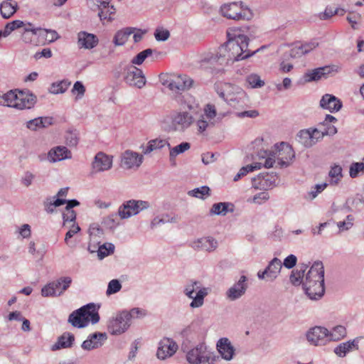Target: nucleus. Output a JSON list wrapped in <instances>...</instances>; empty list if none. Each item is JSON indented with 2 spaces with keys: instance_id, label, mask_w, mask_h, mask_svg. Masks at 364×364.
<instances>
[{
  "instance_id": "nucleus-1",
  "label": "nucleus",
  "mask_w": 364,
  "mask_h": 364,
  "mask_svg": "<svg viewBox=\"0 0 364 364\" xmlns=\"http://www.w3.org/2000/svg\"><path fill=\"white\" fill-rule=\"evenodd\" d=\"M303 288L306 294L312 300H317L324 294V267L322 262L316 261L309 270Z\"/></svg>"
},
{
  "instance_id": "nucleus-2",
  "label": "nucleus",
  "mask_w": 364,
  "mask_h": 364,
  "mask_svg": "<svg viewBox=\"0 0 364 364\" xmlns=\"http://www.w3.org/2000/svg\"><path fill=\"white\" fill-rule=\"evenodd\" d=\"M100 315L95 304L90 303L80 309L73 311L68 317V323L73 327L84 328L87 326L89 321L92 324L98 323Z\"/></svg>"
},
{
  "instance_id": "nucleus-3",
  "label": "nucleus",
  "mask_w": 364,
  "mask_h": 364,
  "mask_svg": "<svg viewBox=\"0 0 364 364\" xmlns=\"http://www.w3.org/2000/svg\"><path fill=\"white\" fill-rule=\"evenodd\" d=\"M249 41L250 39L247 36L239 34L233 38H229L227 41V47L230 50V54L235 56V61L247 59L265 48L264 46H262L256 50L251 52L248 50Z\"/></svg>"
},
{
  "instance_id": "nucleus-4",
  "label": "nucleus",
  "mask_w": 364,
  "mask_h": 364,
  "mask_svg": "<svg viewBox=\"0 0 364 364\" xmlns=\"http://www.w3.org/2000/svg\"><path fill=\"white\" fill-rule=\"evenodd\" d=\"M218 359L203 343H199L186 353V360L190 364H215Z\"/></svg>"
},
{
  "instance_id": "nucleus-5",
  "label": "nucleus",
  "mask_w": 364,
  "mask_h": 364,
  "mask_svg": "<svg viewBox=\"0 0 364 364\" xmlns=\"http://www.w3.org/2000/svg\"><path fill=\"white\" fill-rule=\"evenodd\" d=\"M222 15L233 20H250L253 14L252 11L240 2H232L224 4L220 8Z\"/></svg>"
},
{
  "instance_id": "nucleus-6",
  "label": "nucleus",
  "mask_w": 364,
  "mask_h": 364,
  "mask_svg": "<svg viewBox=\"0 0 364 364\" xmlns=\"http://www.w3.org/2000/svg\"><path fill=\"white\" fill-rule=\"evenodd\" d=\"M119 68L123 70L124 80L129 85L138 88H141L145 85V77L141 69L124 62L119 63Z\"/></svg>"
},
{
  "instance_id": "nucleus-7",
  "label": "nucleus",
  "mask_w": 364,
  "mask_h": 364,
  "mask_svg": "<svg viewBox=\"0 0 364 364\" xmlns=\"http://www.w3.org/2000/svg\"><path fill=\"white\" fill-rule=\"evenodd\" d=\"M219 122L217 112L213 105L208 104L204 107V113L196 121V127L200 134H203L208 129L214 127Z\"/></svg>"
},
{
  "instance_id": "nucleus-8",
  "label": "nucleus",
  "mask_w": 364,
  "mask_h": 364,
  "mask_svg": "<svg viewBox=\"0 0 364 364\" xmlns=\"http://www.w3.org/2000/svg\"><path fill=\"white\" fill-rule=\"evenodd\" d=\"M70 277H62L44 286L41 289V295L45 297L58 296L66 291L72 283Z\"/></svg>"
},
{
  "instance_id": "nucleus-9",
  "label": "nucleus",
  "mask_w": 364,
  "mask_h": 364,
  "mask_svg": "<svg viewBox=\"0 0 364 364\" xmlns=\"http://www.w3.org/2000/svg\"><path fill=\"white\" fill-rule=\"evenodd\" d=\"M231 51L227 47V42L221 46L215 55H212L207 59V62L214 65V70L218 73L223 70L222 68H218L215 65L223 66L235 62V56L230 54Z\"/></svg>"
},
{
  "instance_id": "nucleus-10",
  "label": "nucleus",
  "mask_w": 364,
  "mask_h": 364,
  "mask_svg": "<svg viewBox=\"0 0 364 364\" xmlns=\"http://www.w3.org/2000/svg\"><path fill=\"white\" fill-rule=\"evenodd\" d=\"M200 282L198 281H191L188 284L184 289V294L193 301L190 304V306L193 309L198 308L203 306L204 303V298L208 294V289L206 288L200 289L196 293V296L193 294L196 289L199 288Z\"/></svg>"
},
{
  "instance_id": "nucleus-11",
  "label": "nucleus",
  "mask_w": 364,
  "mask_h": 364,
  "mask_svg": "<svg viewBox=\"0 0 364 364\" xmlns=\"http://www.w3.org/2000/svg\"><path fill=\"white\" fill-rule=\"evenodd\" d=\"M274 151L277 153L278 164L281 168L289 166L295 156L292 147L285 142L276 144Z\"/></svg>"
},
{
  "instance_id": "nucleus-12",
  "label": "nucleus",
  "mask_w": 364,
  "mask_h": 364,
  "mask_svg": "<svg viewBox=\"0 0 364 364\" xmlns=\"http://www.w3.org/2000/svg\"><path fill=\"white\" fill-rule=\"evenodd\" d=\"M128 315L127 311H123L109 321L108 330L112 335H120L127 330L130 326V322L127 318Z\"/></svg>"
},
{
  "instance_id": "nucleus-13",
  "label": "nucleus",
  "mask_w": 364,
  "mask_h": 364,
  "mask_svg": "<svg viewBox=\"0 0 364 364\" xmlns=\"http://www.w3.org/2000/svg\"><path fill=\"white\" fill-rule=\"evenodd\" d=\"M328 330L321 326H314L310 328L306 333L308 342L311 345L321 346L328 340Z\"/></svg>"
},
{
  "instance_id": "nucleus-14",
  "label": "nucleus",
  "mask_w": 364,
  "mask_h": 364,
  "mask_svg": "<svg viewBox=\"0 0 364 364\" xmlns=\"http://www.w3.org/2000/svg\"><path fill=\"white\" fill-rule=\"evenodd\" d=\"M340 68L337 65L323 66L314 70H308L304 75V80L305 82H310L312 81H317L321 79L322 77H326L332 73H338Z\"/></svg>"
},
{
  "instance_id": "nucleus-15",
  "label": "nucleus",
  "mask_w": 364,
  "mask_h": 364,
  "mask_svg": "<svg viewBox=\"0 0 364 364\" xmlns=\"http://www.w3.org/2000/svg\"><path fill=\"white\" fill-rule=\"evenodd\" d=\"M247 281V277L242 275L239 280L226 291L225 295L227 299L230 301H235L241 298L245 294L248 288Z\"/></svg>"
},
{
  "instance_id": "nucleus-16",
  "label": "nucleus",
  "mask_w": 364,
  "mask_h": 364,
  "mask_svg": "<svg viewBox=\"0 0 364 364\" xmlns=\"http://www.w3.org/2000/svg\"><path fill=\"white\" fill-rule=\"evenodd\" d=\"M36 103V96L29 90H21L17 93L14 107L18 109H31Z\"/></svg>"
},
{
  "instance_id": "nucleus-17",
  "label": "nucleus",
  "mask_w": 364,
  "mask_h": 364,
  "mask_svg": "<svg viewBox=\"0 0 364 364\" xmlns=\"http://www.w3.org/2000/svg\"><path fill=\"white\" fill-rule=\"evenodd\" d=\"M178 346L175 341L168 338H164L159 343L156 356L160 360L172 356L177 350Z\"/></svg>"
},
{
  "instance_id": "nucleus-18",
  "label": "nucleus",
  "mask_w": 364,
  "mask_h": 364,
  "mask_svg": "<svg viewBox=\"0 0 364 364\" xmlns=\"http://www.w3.org/2000/svg\"><path fill=\"white\" fill-rule=\"evenodd\" d=\"M193 122V116L188 112H177L172 117V126L176 131H183Z\"/></svg>"
},
{
  "instance_id": "nucleus-19",
  "label": "nucleus",
  "mask_w": 364,
  "mask_h": 364,
  "mask_svg": "<svg viewBox=\"0 0 364 364\" xmlns=\"http://www.w3.org/2000/svg\"><path fill=\"white\" fill-rule=\"evenodd\" d=\"M191 247L196 251L210 252L218 247V242L213 237H204L191 242Z\"/></svg>"
},
{
  "instance_id": "nucleus-20",
  "label": "nucleus",
  "mask_w": 364,
  "mask_h": 364,
  "mask_svg": "<svg viewBox=\"0 0 364 364\" xmlns=\"http://www.w3.org/2000/svg\"><path fill=\"white\" fill-rule=\"evenodd\" d=\"M112 166V157L103 152H98L92 164V168L95 172H102L109 170Z\"/></svg>"
},
{
  "instance_id": "nucleus-21",
  "label": "nucleus",
  "mask_w": 364,
  "mask_h": 364,
  "mask_svg": "<svg viewBox=\"0 0 364 364\" xmlns=\"http://www.w3.org/2000/svg\"><path fill=\"white\" fill-rule=\"evenodd\" d=\"M107 336L105 333L95 332L90 334L87 339L83 341L81 347L85 350H91L98 348L103 345V343L107 340Z\"/></svg>"
},
{
  "instance_id": "nucleus-22",
  "label": "nucleus",
  "mask_w": 364,
  "mask_h": 364,
  "mask_svg": "<svg viewBox=\"0 0 364 364\" xmlns=\"http://www.w3.org/2000/svg\"><path fill=\"white\" fill-rule=\"evenodd\" d=\"M143 161V156L131 150L125 151L122 156L121 165L126 168L139 167Z\"/></svg>"
},
{
  "instance_id": "nucleus-23",
  "label": "nucleus",
  "mask_w": 364,
  "mask_h": 364,
  "mask_svg": "<svg viewBox=\"0 0 364 364\" xmlns=\"http://www.w3.org/2000/svg\"><path fill=\"white\" fill-rule=\"evenodd\" d=\"M193 83V79L187 75H178L169 82L168 87L175 92L184 91L190 89Z\"/></svg>"
},
{
  "instance_id": "nucleus-24",
  "label": "nucleus",
  "mask_w": 364,
  "mask_h": 364,
  "mask_svg": "<svg viewBox=\"0 0 364 364\" xmlns=\"http://www.w3.org/2000/svg\"><path fill=\"white\" fill-rule=\"evenodd\" d=\"M99 40L96 35L80 31L77 34V45L80 48L92 49L97 46Z\"/></svg>"
},
{
  "instance_id": "nucleus-25",
  "label": "nucleus",
  "mask_w": 364,
  "mask_h": 364,
  "mask_svg": "<svg viewBox=\"0 0 364 364\" xmlns=\"http://www.w3.org/2000/svg\"><path fill=\"white\" fill-rule=\"evenodd\" d=\"M136 200H129L124 203L118 210V214L122 219L129 218L137 215L140 211Z\"/></svg>"
},
{
  "instance_id": "nucleus-26",
  "label": "nucleus",
  "mask_w": 364,
  "mask_h": 364,
  "mask_svg": "<svg viewBox=\"0 0 364 364\" xmlns=\"http://www.w3.org/2000/svg\"><path fill=\"white\" fill-rule=\"evenodd\" d=\"M320 106L331 112H338L342 107V102L334 95L330 94L324 95L320 100Z\"/></svg>"
},
{
  "instance_id": "nucleus-27",
  "label": "nucleus",
  "mask_w": 364,
  "mask_h": 364,
  "mask_svg": "<svg viewBox=\"0 0 364 364\" xmlns=\"http://www.w3.org/2000/svg\"><path fill=\"white\" fill-rule=\"evenodd\" d=\"M72 154L67 147L59 146L51 149L48 153V159L50 162L60 161L67 159H71Z\"/></svg>"
},
{
  "instance_id": "nucleus-28",
  "label": "nucleus",
  "mask_w": 364,
  "mask_h": 364,
  "mask_svg": "<svg viewBox=\"0 0 364 364\" xmlns=\"http://www.w3.org/2000/svg\"><path fill=\"white\" fill-rule=\"evenodd\" d=\"M217 348L223 358L227 360H230L232 358L235 348L228 338H220L217 343Z\"/></svg>"
},
{
  "instance_id": "nucleus-29",
  "label": "nucleus",
  "mask_w": 364,
  "mask_h": 364,
  "mask_svg": "<svg viewBox=\"0 0 364 364\" xmlns=\"http://www.w3.org/2000/svg\"><path fill=\"white\" fill-rule=\"evenodd\" d=\"M74 341L75 336L73 333L65 332L58 338L57 341L51 346V350L55 351L61 348H70Z\"/></svg>"
},
{
  "instance_id": "nucleus-30",
  "label": "nucleus",
  "mask_w": 364,
  "mask_h": 364,
  "mask_svg": "<svg viewBox=\"0 0 364 364\" xmlns=\"http://www.w3.org/2000/svg\"><path fill=\"white\" fill-rule=\"evenodd\" d=\"M282 262L277 257L272 259L265 270L267 274V282H273L279 275L282 269Z\"/></svg>"
},
{
  "instance_id": "nucleus-31",
  "label": "nucleus",
  "mask_w": 364,
  "mask_h": 364,
  "mask_svg": "<svg viewBox=\"0 0 364 364\" xmlns=\"http://www.w3.org/2000/svg\"><path fill=\"white\" fill-rule=\"evenodd\" d=\"M17 9L18 4L14 0H5L0 4V13L5 19L11 18L16 12Z\"/></svg>"
},
{
  "instance_id": "nucleus-32",
  "label": "nucleus",
  "mask_w": 364,
  "mask_h": 364,
  "mask_svg": "<svg viewBox=\"0 0 364 364\" xmlns=\"http://www.w3.org/2000/svg\"><path fill=\"white\" fill-rule=\"evenodd\" d=\"M136 30V28L127 27L116 32L113 38V43L116 46H121L125 44L129 36Z\"/></svg>"
},
{
  "instance_id": "nucleus-33",
  "label": "nucleus",
  "mask_w": 364,
  "mask_h": 364,
  "mask_svg": "<svg viewBox=\"0 0 364 364\" xmlns=\"http://www.w3.org/2000/svg\"><path fill=\"white\" fill-rule=\"evenodd\" d=\"M234 211V205L231 203L220 202L214 203L210 210V215H225L228 212Z\"/></svg>"
},
{
  "instance_id": "nucleus-34",
  "label": "nucleus",
  "mask_w": 364,
  "mask_h": 364,
  "mask_svg": "<svg viewBox=\"0 0 364 364\" xmlns=\"http://www.w3.org/2000/svg\"><path fill=\"white\" fill-rule=\"evenodd\" d=\"M191 147V144L188 142H182L180 144L176 146L175 147L168 148L169 149V158L170 161L173 166L176 165L175 159L176 156L178 154L184 153L186 151L188 150Z\"/></svg>"
},
{
  "instance_id": "nucleus-35",
  "label": "nucleus",
  "mask_w": 364,
  "mask_h": 364,
  "mask_svg": "<svg viewBox=\"0 0 364 364\" xmlns=\"http://www.w3.org/2000/svg\"><path fill=\"white\" fill-rule=\"evenodd\" d=\"M358 349V341H349L339 344L334 349V353L339 357H344L353 348Z\"/></svg>"
},
{
  "instance_id": "nucleus-36",
  "label": "nucleus",
  "mask_w": 364,
  "mask_h": 364,
  "mask_svg": "<svg viewBox=\"0 0 364 364\" xmlns=\"http://www.w3.org/2000/svg\"><path fill=\"white\" fill-rule=\"evenodd\" d=\"M168 146L170 148V144L166 139H155L149 141L147 146L144 151V154H148L153 151L154 150L161 149L164 146Z\"/></svg>"
},
{
  "instance_id": "nucleus-37",
  "label": "nucleus",
  "mask_w": 364,
  "mask_h": 364,
  "mask_svg": "<svg viewBox=\"0 0 364 364\" xmlns=\"http://www.w3.org/2000/svg\"><path fill=\"white\" fill-rule=\"evenodd\" d=\"M16 97L17 93L15 91L10 90L6 93L0 95V105L14 107V105L16 104Z\"/></svg>"
},
{
  "instance_id": "nucleus-38",
  "label": "nucleus",
  "mask_w": 364,
  "mask_h": 364,
  "mask_svg": "<svg viewBox=\"0 0 364 364\" xmlns=\"http://www.w3.org/2000/svg\"><path fill=\"white\" fill-rule=\"evenodd\" d=\"M262 174V180L263 183L262 188L263 190H267L269 188H272L276 185V182L277 181V176L274 173H263Z\"/></svg>"
},
{
  "instance_id": "nucleus-39",
  "label": "nucleus",
  "mask_w": 364,
  "mask_h": 364,
  "mask_svg": "<svg viewBox=\"0 0 364 364\" xmlns=\"http://www.w3.org/2000/svg\"><path fill=\"white\" fill-rule=\"evenodd\" d=\"M297 137L299 142L306 147H311L315 144V140L311 138L310 129L301 130L298 133Z\"/></svg>"
},
{
  "instance_id": "nucleus-40",
  "label": "nucleus",
  "mask_w": 364,
  "mask_h": 364,
  "mask_svg": "<svg viewBox=\"0 0 364 364\" xmlns=\"http://www.w3.org/2000/svg\"><path fill=\"white\" fill-rule=\"evenodd\" d=\"M346 335V329L343 326H337L333 328V330L329 332L328 335V341H338Z\"/></svg>"
},
{
  "instance_id": "nucleus-41",
  "label": "nucleus",
  "mask_w": 364,
  "mask_h": 364,
  "mask_svg": "<svg viewBox=\"0 0 364 364\" xmlns=\"http://www.w3.org/2000/svg\"><path fill=\"white\" fill-rule=\"evenodd\" d=\"M210 189L207 186H203L200 188H194L188 191V194L190 196L196 197L198 198L205 199L210 196Z\"/></svg>"
},
{
  "instance_id": "nucleus-42",
  "label": "nucleus",
  "mask_w": 364,
  "mask_h": 364,
  "mask_svg": "<svg viewBox=\"0 0 364 364\" xmlns=\"http://www.w3.org/2000/svg\"><path fill=\"white\" fill-rule=\"evenodd\" d=\"M70 84V82L65 80L59 82H53L50 88V92L55 95L63 93L68 90Z\"/></svg>"
},
{
  "instance_id": "nucleus-43",
  "label": "nucleus",
  "mask_w": 364,
  "mask_h": 364,
  "mask_svg": "<svg viewBox=\"0 0 364 364\" xmlns=\"http://www.w3.org/2000/svg\"><path fill=\"white\" fill-rule=\"evenodd\" d=\"M328 176L331 178V183L337 184L343 176L341 166L340 165L334 164L331 166Z\"/></svg>"
},
{
  "instance_id": "nucleus-44",
  "label": "nucleus",
  "mask_w": 364,
  "mask_h": 364,
  "mask_svg": "<svg viewBox=\"0 0 364 364\" xmlns=\"http://www.w3.org/2000/svg\"><path fill=\"white\" fill-rule=\"evenodd\" d=\"M114 250V245L112 243H105L100 245L97 250V256L100 259H103L105 257L112 254Z\"/></svg>"
},
{
  "instance_id": "nucleus-45",
  "label": "nucleus",
  "mask_w": 364,
  "mask_h": 364,
  "mask_svg": "<svg viewBox=\"0 0 364 364\" xmlns=\"http://www.w3.org/2000/svg\"><path fill=\"white\" fill-rule=\"evenodd\" d=\"M153 53V50L147 48L140 53H139L132 60V65H140L143 63L145 59Z\"/></svg>"
},
{
  "instance_id": "nucleus-46",
  "label": "nucleus",
  "mask_w": 364,
  "mask_h": 364,
  "mask_svg": "<svg viewBox=\"0 0 364 364\" xmlns=\"http://www.w3.org/2000/svg\"><path fill=\"white\" fill-rule=\"evenodd\" d=\"M306 267V265H304L299 270H296V272L293 271L291 272L289 279L292 284L299 285L301 284Z\"/></svg>"
},
{
  "instance_id": "nucleus-47",
  "label": "nucleus",
  "mask_w": 364,
  "mask_h": 364,
  "mask_svg": "<svg viewBox=\"0 0 364 364\" xmlns=\"http://www.w3.org/2000/svg\"><path fill=\"white\" fill-rule=\"evenodd\" d=\"M364 171V163L353 162L350 164L349 168V175L352 178H356L360 173Z\"/></svg>"
},
{
  "instance_id": "nucleus-48",
  "label": "nucleus",
  "mask_w": 364,
  "mask_h": 364,
  "mask_svg": "<svg viewBox=\"0 0 364 364\" xmlns=\"http://www.w3.org/2000/svg\"><path fill=\"white\" fill-rule=\"evenodd\" d=\"M66 144L76 146L79 141L78 133L76 131H68L65 136Z\"/></svg>"
},
{
  "instance_id": "nucleus-49",
  "label": "nucleus",
  "mask_w": 364,
  "mask_h": 364,
  "mask_svg": "<svg viewBox=\"0 0 364 364\" xmlns=\"http://www.w3.org/2000/svg\"><path fill=\"white\" fill-rule=\"evenodd\" d=\"M247 82L252 88L261 87L264 85L259 76L256 74H251L247 77Z\"/></svg>"
},
{
  "instance_id": "nucleus-50",
  "label": "nucleus",
  "mask_w": 364,
  "mask_h": 364,
  "mask_svg": "<svg viewBox=\"0 0 364 364\" xmlns=\"http://www.w3.org/2000/svg\"><path fill=\"white\" fill-rule=\"evenodd\" d=\"M309 52V50L305 48V46H299L293 48L290 50L289 53L287 54L288 57L291 58H296L301 57L302 55L307 54Z\"/></svg>"
},
{
  "instance_id": "nucleus-51",
  "label": "nucleus",
  "mask_w": 364,
  "mask_h": 364,
  "mask_svg": "<svg viewBox=\"0 0 364 364\" xmlns=\"http://www.w3.org/2000/svg\"><path fill=\"white\" fill-rule=\"evenodd\" d=\"M347 203L348 204H350L353 208L360 211L364 205V198L362 196H357L354 198H348L347 200Z\"/></svg>"
},
{
  "instance_id": "nucleus-52",
  "label": "nucleus",
  "mask_w": 364,
  "mask_h": 364,
  "mask_svg": "<svg viewBox=\"0 0 364 364\" xmlns=\"http://www.w3.org/2000/svg\"><path fill=\"white\" fill-rule=\"evenodd\" d=\"M121 288L122 285L119 281L117 279H112L108 284L106 293L107 295H111L119 291Z\"/></svg>"
},
{
  "instance_id": "nucleus-53",
  "label": "nucleus",
  "mask_w": 364,
  "mask_h": 364,
  "mask_svg": "<svg viewBox=\"0 0 364 364\" xmlns=\"http://www.w3.org/2000/svg\"><path fill=\"white\" fill-rule=\"evenodd\" d=\"M72 92L73 94H77V96L76 97L77 99L82 98L85 92V87L83 85L82 82L80 81H76L74 83L73 87L72 89Z\"/></svg>"
},
{
  "instance_id": "nucleus-54",
  "label": "nucleus",
  "mask_w": 364,
  "mask_h": 364,
  "mask_svg": "<svg viewBox=\"0 0 364 364\" xmlns=\"http://www.w3.org/2000/svg\"><path fill=\"white\" fill-rule=\"evenodd\" d=\"M154 36L158 41H165L169 38L170 33L168 30L157 28L154 33Z\"/></svg>"
},
{
  "instance_id": "nucleus-55",
  "label": "nucleus",
  "mask_w": 364,
  "mask_h": 364,
  "mask_svg": "<svg viewBox=\"0 0 364 364\" xmlns=\"http://www.w3.org/2000/svg\"><path fill=\"white\" fill-rule=\"evenodd\" d=\"M23 31H27V32H29V33H31L32 35H39V36H41L42 33H41V31H43V28L38 27V28H36L33 26V23H25V25L24 26H23Z\"/></svg>"
},
{
  "instance_id": "nucleus-56",
  "label": "nucleus",
  "mask_w": 364,
  "mask_h": 364,
  "mask_svg": "<svg viewBox=\"0 0 364 364\" xmlns=\"http://www.w3.org/2000/svg\"><path fill=\"white\" fill-rule=\"evenodd\" d=\"M90 235L91 236H97L100 237L103 235V230L100 227L97 223H92L89 228Z\"/></svg>"
},
{
  "instance_id": "nucleus-57",
  "label": "nucleus",
  "mask_w": 364,
  "mask_h": 364,
  "mask_svg": "<svg viewBox=\"0 0 364 364\" xmlns=\"http://www.w3.org/2000/svg\"><path fill=\"white\" fill-rule=\"evenodd\" d=\"M310 129V134H311V139L315 140V144L319 140L323 139V137L325 136L324 133L323 132V129H321V127L319 128H315V129Z\"/></svg>"
},
{
  "instance_id": "nucleus-58",
  "label": "nucleus",
  "mask_w": 364,
  "mask_h": 364,
  "mask_svg": "<svg viewBox=\"0 0 364 364\" xmlns=\"http://www.w3.org/2000/svg\"><path fill=\"white\" fill-rule=\"evenodd\" d=\"M35 176L31 171H26L24 175L21 178V183L26 187H28L31 185Z\"/></svg>"
},
{
  "instance_id": "nucleus-59",
  "label": "nucleus",
  "mask_w": 364,
  "mask_h": 364,
  "mask_svg": "<svg viewBox=\"0 0 364 364\" xmlns=\"http://www.w3.org/2000/svg\"><path fill=\"white\" fill-rule=\"evenodd\" d=\"M43 123V117H38L33 119H31L28 122L27 127L32 130H36L38 127H42L41 125Z\"/></svg>"
},
{
  "instance_id": "nucleus-60",
  "label": "nucleus",
  "mask_w": 364,
  "mask_h": 364,
  "mask_svg": "<svg viewBox=\"0 0 364 364\" xmlns=\"http://www.w3.org/2000/svg\"><path fill=\"white\" fill-rule=\"evenodd\" d=\"M97 8L99 10L98 16L100 17L101 21L107 19L109 21H112V17L109 16L108 11L106 9L105 4L99 5V6H97Z\"/></svg>"
},
{
  "instance_id": "nucleus-61",
  "label": "nucleus",
  "mask_w": 364,
  "mask_h": 364,
  "mask_svg": "<svg viewBox=\"0 0 364 364\" xmlns=\"http://www.w3.org/2000/svg\"><path fill=\"white\" fill-rule=\"evenodd\" d=\"M127 313L129 314L127 318L129 322L132 318H139L146 315V313L139 308H134L130 311H127Z\"/></svg>"
},
{
  "instance_id": "nucleus-62",
  "label": "nucleus",
  "mask_w": 364,
  "mask_h": 364,
  "mask_svg": "<svg viewBox=\"0 0 364 364\" xmlns=\"http://www.w3.org/2000/svg\"><path fill=\"white\" fill-rule=\"evenodd\" d=\"M80 230V228L79 227V225L77 224L73 223L70 230H68L65 234V242H66L67 245H68L69 239L73 237V235L77 233Z\"/></svg>"
},
{
  "instance_id": "nucleus-63",
  "label": "nucleus",
  "mask_w": 364,
  "mask_h": 364,
  "mask_svg": "<svg viewBox=\"0 0 364 364\" xmlns=\"http://www.w3.org/2000/svg\"><path fill=\"white\" fill-rule=\"evenodd\" d=\"M297 258L294 255H290L287 257L284 260V266L287 269H291L296 264Z\"/></svg>"
},
{
  "instance_id": "nucleus-64",
  "label": "nucleus",
  "mask_w": 364,
  "mask_h": 364,
  "mask_svg": "<svg viewBox=\"0 0 364 364\" xmlns=\"http://www.w3.org/2000/svg\"><path fill=\"white\" fill-rule=\"evenodd\" d=\"M63 219L64 221V223L70 221V222H75L76 219V213L73 210H65L63 214Z\"/></svg>"
}]
</instances>
